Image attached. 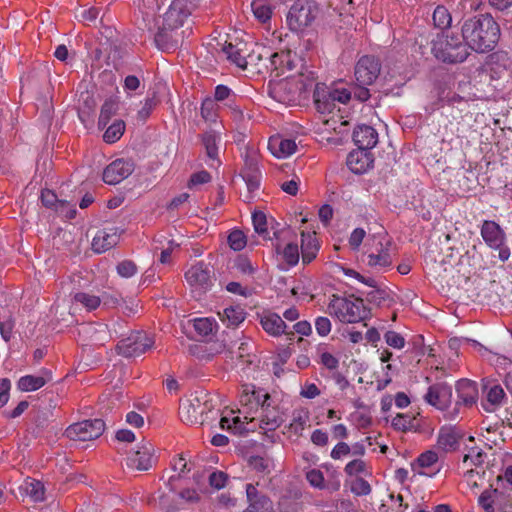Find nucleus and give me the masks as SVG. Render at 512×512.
Listing matches in <instances>:
<instances>
[{"instance_id":"f257e3e1","label":"nucleus","mask_w":512,"mask_h":512,"mask_svg":"<svg viewBox=\"0 0 512 512\" xmlns=\"http://www.w3.org/2000/svg\"><path fill=\"white\" fill-rule=\"evenodd\" d=\"M241 409L231 410L220 419V427L234 434L252 431L258 421L264 431H275L285 421L287 407L285 396L279 392L268 393L254 385L242 386L239 396Z\"/></svg>"},{"instance_id":"f03ea898","label":"nucleus","mask_w":512,"mask_h":512,"mask_svg":"<svg viewBox=\"0 0 512 512\" xmlns=\"http://www.w3.org/2000/svg\"><path fill=\"white\" fill-rule=\"evenodd\" d=\"M499 37V25L488 14L470 18L462 26V39L467 48L476 52L484 53L493 50Z\"/></svg>"},{"instance_id":"7ed1b4c3","label":"nucleus","mask_w":512,"mask_h":512,"mask_svg":"<svg viewBox=\"0 0 512 512\" xmlns=\"http://www.w3.org/2000/svg\"><path fill=\"white\" fill-rule=\"evenodd\" d=\"M316 109L320 114H333L332 117L325 119L324 124L327 130H334L338 133L343 132V127L348 124L347 121H340L339 126H336L338 120L334 119L335 111L340 112V104H347L351 99V91L343 85H335L327 89L317 90L314 94Z\"/></svg>"},{"instance_id":"20e7f679","label":"nucleus","mask_w":512,"mask_h":512,"mask_svg":"<svg viewBox=\"0 0 512 512\" xmlns=\"http://www.w3.org/2000/svg\"><path fill=\"white\" fill-rule=\"evenodd\" d=\"M432 53L436 59L445 63H461L469 55L462 38L452 31H442L432 40Z\"/></svg>"},{"instance_id":"39448f33","label":"nucleus","mask_w":512,"mask_h":512,"mask_svg":"<svg viewBox=\"0 0 512 512\" xmlns=\"http://www.w3.org/2000/svg\"><path fill=\"white\" fill-rule=\"evenodd\" d=\"M327 311L330 316L346 324L361 322L369 314V309L364 301L354 296L342 297L333 295L328 304Z\"/></svg>"},{"instance_id":"423d86ee","label":"nucleus","mask_w":512,"mask_h":512,"mask_svg":"<svg viewBox=\"0 0 512 512\" xmlns=\"http://www.w3.org/2000/svg\"><path fill=\"white\" fill-rule=\"evenodd\" d=\"M363 261L370 268L385 271L392 266L391 241L385 233L370 236L364 244Z\"/></svg>"},{"instance_id":"0eeeda50","label":"nucleus","mask_w":512,"mask_h":512,"mask_svg":"<svg viewBox=\"0 0 512 512\" xmlns=\"http://www.w3.org/2000/svg\"><path fill=\"white\" fill-rule=\"evenodd\" d=\"M311 85V80L304 74L287 75L270 84L269 94L276 101L291 105Z\"/></svg>"},{"instance_id":"6e6552de","label":"nucleus","mask_w":512,"mask_h":512,"mask_svg":"<svg viewBox=\"0 0 512 512\" xmlns=\"http://www.w3.org/2000/svg\"><path fill=\"white\" fill-rule=\"evenodd\" d=\"M319 15L315 0H296L286 17L287 25L294 32H302L310 27Z\"/></svg>"},{"instance_id":"1a4fd4ad","label":"nucleus","mask_w":512,"mask_h":512,"mask_svg":"<svg viewBox=\"0 0 512 512\" xmlns=\"http://www.w3.org/2000/svg\"><path fill=\"white\" fill-rule=\"evenodd\" d=\"M481 236L491 249L498 251V258L502 262L509 259L511 253L506 245L505 233L496 222L484 221L481 227Z\"/></svg>"},{"instance_id":"9d476101","label":"nucleus","mask_w":512,"mask_h":512,"mask_svg":"<svg viewBox=\"0 0 512 512\" xmlns=\"http://www.w3.org/2000/svg\"><path fill=\"white\" fill-rule=\"evenodd\" d=\"M154 339L143 331L132 332L127 338L119 341L117 349L125 357H136L152 348Z\"/></svg>"},{"instance_id":"9b49d317","label":"nucleus","mask_w":512,"mask_h":512,"mask_svg":"<svg viewBox=\"0 0 512 512\" xmlns=\"http://www.w3.org/2000/svg\"><path fill=\"white\" fill-rule=\"evenodd\" d=\"M105 429V423L101 419L84 420L82 422L70 425L66 431V436L73 441H91L102 435Z\"/></svg>"},{"instance_id":"f8f14e48","label":"nucleus","mask_w":512,"mask_h":512,"mask_svg":"<svg viewBox=\"0 0 512 512\" xmlns=\"http://www.w3.org/2000/svg\"><path fill=\"white\" fill-rule=\"evenodd\" d=\"M456 393L458 400L455 406L447 411L444 418L450 421L455 420L460 413V406H472L478 399V388L475 382L468 379H461L456 383Z\"/></svg>"},{"instance_id":"ddd939ff","label":"nucleus","mask_w":512,"mask_h":512,"mask_svg":"<svg viewBox=\"0 0 512 512\" xmlns=\"http://www.w3.org/2000/svg\"><path fill=\"white\" fill-rule=\"evenodd\" d=\"M207 401L194 396L184 400L179 407V417L187 425L203 424L206 420L204 414L207 412Z\"/></svg>"},{"instance_id":"4468645a","label":"nucleus","mask_w":512,"mask_h":512,"mask_svg":"<svg viewBox=\"0 0 512 512\" xmlns=\"http://www.w3.org/2000/svg\"><path fill=\"white\" fill-rule=\"evenodd\" d=\"M276 242L274 243L276 253L281 256L282 260L289 266H295L299 262L298 245L292 241L284 243V239H290L294 233L289 228L282 229L279 234L274 233Z\"/></svg>"},{"instance_id":"2eb2a0df","label":"nucleus","mask_w":512,"mask_h":512,"mask_svg":"<svg viewBox=\"0 0 512 512\" xmlns=\"http://www.w3.org/2000/svg\"><path fill=\"white\" fill-rule=\"evenodd\" d=\"M189 15L190 10L187 7L186 1L175 0L163 15L161 26L165 29H170V32H177Z\"/></svg>"},{"instance_id":"dca6fc26","label":"nucleus","mask_w":512,"mask_h":512,"mask_svg":"<svg viewBox=\"0 0 512 512\" xmlns=\"http://www.w3.org/2000/svg\"><path fill=\"white\" fill-rule=\"evenodd\" d=\"M185 279L194 291L205 292L212 285L211 270L203 262L192 265L186 271Z\"/></svg>"},{"instance_id":"f3484780","label":"nucleus","mask_w":512,"mask_h":512,"mask_svg":"<svg viewBox=\"0 0 512 512\" xmlns=\"http://www.w3.org/2000/svg\"><path fill=\"white\" fill-rule=\"evenodd\" d=\"M424 399L436 409L445 412V415L450 410L448 408L452 401V388L444 382L435 383L428 388Z\"/></svg>"},{"instance_id":"a211bd4d","label":"nucleus","mask_w":512,"mask_h":512,"mask_svg":"<svg viewBox=\"0 0 512 512\" xmlns=\"http://www.w3.org/2000/svg\"><path fill=\"white\" fill-rule=\"evenodd\" d=\"M380 63L372 56H363L355 66V78L360 86L371 85L380 74Z\"/></svg>"},{"instance_id":"6ab92c4d","label":"nucleus","mask_w":512,"mask_h":512,"mask_svg":"<svg viewBox=\"0 0 512 512\" xmlns=\"http://www.w3.org/2000/svg\"><path fill=\"white\" fill-rule=\"evenodd\" d=\"M135 164L131 159H116L103 172L105 183L115 185L126 179L134 171Z\"/></svg>"},{"instance_id":"aec40b11","label":"nucleus","mask_w":512,"mask_h":512,"mask_svg":"<svg viewBox=\"0 0 512 512\" xmlns=\"http://www.w3.org/2000/svg\"><path fill=\"white\" fill-rule=\"evenodd\" d=\"M153 446L149 442L140 443L127 457V465L137 470H148L152 466Z\"/></svg>"},{"instance_id":"412c9836","label":"nucleus","mask_w":512,"mask_h":512,"mask_svg":"<svg viewBox=\"0 0 512 512\" xmlns=\"http://www.w3.org/2000/svg\"><path fill=\"white\" fill-rule=\"evenodd\" d=\"M438 459V454L435 451H425L412 463V470L416 474L433 477L440 471Z\"/></svg>"},{"instance_id":"4be33fe9","label":"nucleus","mask_w":512,"mask_h":512,"mask_svg":"<svg viewBox=\"0 0 512 512\" xmlns=\"http://www.w3.org/2000/svg\"><path fill=\"white\" fill-rule=\"evenodd\" d=\"M245 490L249 503L245 512H273L272 501L259 492L257 485L248 483L245 485Z\"/></svg>"},{"instance_id":"5701e85b","label":"nucleus","mask_w":512,"mask_h":512,"mask_svg":"<svg viewBox=\"0 0 512 512\" xmlns=\"http://www.w3.org/2000/svg\"><path fill=\"white\" fill-rule=\"evenodd\" d=\"M120 239L118 228L110 227L99 230L92 240V249L96 253H103L114 247Z\"/></svg>"},{"instance_id":"b1692460","label":"nucleus","mask_w":512,"mask_h":512,"mask_svg":"<svg viewBox=\"0 0 512 512\" xmlns=\"http://www.w3.org/2000/svg\"><path fill=\"white\" fill-rule=\"evenodd\" d=\"M346 163L353 173L363 174L372 167V154L366 149L358 148L348 154Z\"/></svg>"},{"instance_id":"393cba45","label":"nucleus","mask_w":512,"mask_h":512,"mask_svg":"<svg viewBox=\"0 0 512 512\" xmlns=\"http://www.w3.org/2000/svg\"><path fill=\"white\" fill-rule=\"evenodd\" d=\"M268 149L277 158H288L297 150L294 139L282 135H274L269 138Z\"/></svg>"},{"instance_id":"a878e982","label":"nucleus","mask_w":512,"mask_h":512,"mask_svg":"<svg viewBox=\"0 0 512 512\" xmlns=\"http://www.w3.org/2000/svg\"><path fill=\"white\" fill-rule=\"evenodd\" d=\"M52 380V373L48 369H42L37 375H25L20 377L17 387L23 392L36 391Z\"/></svg>"},{"instance_id":"bb28decb","label":"nucleus","mask_w":512,"mask_h":512,"mask_svg":"<svg viewBox=\"0 0 512 512\" xmlns=\"http://www.w3.org/2000/svg\"><path fill=\"white\" fill-rule=\"evenodd\" d=\"M460 432L454 426H443L437 437V447L444 452L455 451L459 446Z\"/></svg>"},{"instance_id":"cd10ccee","label":"nucleus","mask_w":512,"mask_h":512,"mask_svg":"<svg viewBox=\"0 0 512 512\" xmlns=\"http://www.w3.org/2000/svg\"><path fill=\"white\" fill-rule=\"evenodd\" d=\"M260 317V324L263 330L272 337H279L285 333L286 324L283 319L274 312H263Z\"/></svg>"},{"instance_id":"c85d7f7f","label":"nucleus","mask_w":512,"mask_h":512,"mask_svg":"<svg viewBox=\"0 0 512 512\" xmlns=\"http://www.w3.org/2000/svg\"><path fill=\"white\" fill-rule=\"evenodd\" d=\"M353 140L358 148L370 151L378 142V133L371 126L361 125L354 130Z\"/></svg>"},{"instance_id":"c756f323","label":"nucleus","mask_w":512,"mask_h":512,"mask_svg":"<svg viewBox=\"0 0 512 512\" xmlns=\"http://www.w3.org/2000/svg\"><path fill=\"white\" fill-rule=\"evenodd\" d=\"M180 38L181 36L178 32H170V29L160 26L155 34L154 41L160 50L170 51L176 49Z\"/></svg>"},{"instance_id":"7c9ffc66","label":"nucleus","mask_w":512,"mask_h":512,"mask_svg":"<svg viewBox=\"0 0 512 512\" xmlns=\"http://www.w3.org/2000/svg\"><path fill=\"white\" fill-rule=\"evenodd\" d=\"M484 389L486 398L482 403V406L485 411L492 412L496 407L502 405L505 398V392L499 384L485 385Z\"/></svg>"},{"instance_id":"2f4dec72","label":"nucleus","mask_w":512,"mask_h":512,"mask_svg":"<svg viewBox=\"0 0 512 512\" xmlns=\"http://www.w3.org/2000/svg\"><path fill=\"white\" fill-rule=\"evenodd\" d=\"M244 46L245 45L243 43L234 45L229 42L222 47V53L232 64L244 69L247 65L246 51L243 48Z\"/></svg>"},{"instance_id":"473e14b6","label":"nucleus","mask_w":512,"mask_h":512,"mask_svg":"<svg viewBox=\"0 0 512 512\" xmlns=\"http://www.w3.org/2000/svg\"><path fill=\"white\" fill-rule=\"evenodd\" d=\"M301 253L304 264L312 262L319 251V243L315 234L302 232Z\"/></svg>"},{"instance_id":"72a5a7b5","label":"nucleus","mask_w":512,"mask_h":512,"mask_svg":"<svg viewBox=\"0 0 512 512\" xmlns=\"http://www.w3.org/2000/svg\"><path fill=\"white\" fill-rule=\"evenodd\" d=\"M220 319L228 327H237L246 318V312L241 306H229L223 310L222 313H218Z\"/></svg>"},{"instance_id":"f704fd0d","label":"nucleus","mask_w":512,"mask_h":512,"mask_svg":"<svg viewBox=\"0 0 512 512\" xmlns=\"http://www.w3.org/2000/svg\"><path fill=\"white\" fill-rule=\"evenodd\" d=\"M202 142L206 149L207 156L211 160L218 157V148L221 142V132L216 130H208L202 136Z\"/></svg>"},{"instance_id":"c9c22d12","label":"nucleus","mask_w":512,"mask_h":512,"mask_svg":"<svg viewBox=\"0 0 512 512\" xmlns=\"http://www.w3.org/2000/svg\"><path fill=\"white\" fill-rule=\"evenodd\" d=\"M213 100H215V102L226 101L225 105L227 107L232 109L235 113H241L240 109L236 105L237 95L225 85L216 86Z\"/></svg>"},{"instance_id":"e433bc0d","label":"nucleus","mask_w":512,"mask_h":512,"mask_svg":"<svg viewBox=\"0 0 512 512\" xmlns=\"http://www.w3.org/2000/svg\"><path fill=\"white\" fill-rule=\"evenodd\" d=\"M193 327L200 337H209L216 333L218 323L214 318L201 317L193 320Z\"/></svg>"},{"instance_id":"4c0bfd02","label":"nucleus","mask_w":512,"mask_h":512,"mask_svg":"<svg viewBox=\"0 0 512 512\" xmlns=\"http://www.w3.org/2000/svg\"><path fill=\"white\" fill-rule=\"evenodd\" d=\"M251 10L259 22L266 23L271 19L273 6L270 0H253Z\"/></svg>"},{"instance_id":"58836bf2","label":"nucleus","mask_w":512,"mask_h":512,"mask_svg":"<svg viewBox=\"0 0 512 512\" xmlns=\"http://www.w3.org/2000/svg\"><path fill=\"white\" fill-rule=\"evenodd\" d=\"M485 458V454L482 449L478 447L471 448L467 454L464 455L462 460V465L464 468H467L464 472L465 475H471L473 473L472 466H480L483 464Z\"/></svg>"},{"instance_id":"ea45409f","label":"nucleus","mask_w":512,"mask_h":512,"mask_svg":"<svg viewBox=\"0 0 512 512\" xmlns=\"http://www.w3.org/2000/svg\"><path fill=\"white\" fill-rule=\"evenodd\" d=\"M344 472L349 477H361L369 474V466L365 460L355 458L345 465Z\"/></svg>"},{"instance_id":"a19ab883","label":"nucleus","mask_w":512,"mask_h":512,"mask_svg":"<svg viewBox=\"0 0 512 512\" xmlns=\"http://www.w3.org/2000/svg\"><path fill=\"white\" fill-rule=\"evenodd\" d=\"M24 490L34 502H41L44 500L45 489L42 482L35 479H27L24 483Z\"/></svg>"},{"instance_id":"79ce46f5","label":"nucleus","mask_w":512,"mask_h":512,"mask_svg":"<svg viewBox=\"0 0 512 512\" xmlns=\"http://www.w3.org/2000/svg\"><path fill=\"white\" fill-rule=\"evenodd\" d=\"M74 302L80 304L87 311H93L100 306L101 299L99 296L88 292H78L74 295Z\"/></svg>"},{"instance_id":"37998d69","label":"nucleus","mask_w":512,"mask_h":512,"mask_svg":"<svg viewBox=\"0 0 512 512\" xmlns=\"http://www.w3.org/2000/svg\"><path fill=\"white\" fill-rule=\"evenodd\" d=\"M125 131V123L117 120L112 123L104 132L103 139L106 143L112 144L118 141Z\"/></svg>"},{"instance_id":"c03bdc74","label":"nucleus","mask_w":512,"mask_h":512,"mask_svg":"<svg viewBox=\"0 0 512 512\" xmlns=\"http://www.w3.org/2000/svg\"><path fill=\"white\" fill-rule=\"evenodd\" d=\"M319 355V363L328 370H336L339 366V359L330 353L326 346H319L317 349Z\"/></svg>"},{"instance_id":"a18cd8bd","label":"nucleus","mask_w":512,"mask_h":512,"mask_svg":"<svg viewBox=\"0 0 512 512\" xmlns=\"http://www.w3.org/2000/svg\"><path fill=\"white\" fill-rule=\"evenodd\" d=\"M308 420L309 416L307 412L295 411L293 413L292 421L289 424V430L295 435H300L302 431L305 429Z\"/></svg>"},{"instance_id":"49530a36","label":"nucleus","mask_w":512,"mask_h":512,"mask_svg":"<svg viewBox=\"0 0 512 512\" xmlns=\"http://www.w3.org/2000/svg\"><path fill=\"white\" fill-rule=\"evenodd\" d=\"M118 104L114 100H107L101 107L98 125L99 127H105L111 117L116 113Z\"/></svg>"},{"instance_id":"de8ad7c7","label":"nucleus","mask_w":512,"mask_h":512,"mask_svg":"<svg viewBox=\"0 0 512 512\" xmlns=\"http://www.w3.org/2000/svg\"><path fill=\"white\" fill-rule=\"evenodd\" d=\"M337 270H341L346 276L356 279L358 282H361L368 287H372V288L376 287V280L372 277H364L357 271H355L351 268H345L340 264L334 265L333 271L336 272Z\"/></svg>"},{"instance_id":"09e8293b","label":"nucleus","mask_w":512,"mask_h":512,"mask_svg":"<svg viewBox=\"0 0 512 512\" xmlns=\"http://www.w3.org/2000/svg\"><path fill=\"white\" fill-rule=\"evenodd\" d=\"M451 15L444 6H437L433 12V22L438 28L444 29L451 24Z\"/></svg>"},{"instance_id":"8fccbe9b","label":"nucleus","mask_w":512,"mask_h":512,"mask_svg":"<svg viewBox=\"0 0 512 512\" xmlns=\"http://www.w3.org/2000/svg\"><path fill=\"white\" fill-rule=\"evenodd\" d=\"M250 465L258 472L270 473L274 468V462L267 456H254L250 459Z\"/></svg>"},{"instance_id":"3c124183","label":"nucleus","mask_w":512,"mask_h":512,"mask_svg":"<svg viewBox=\"0 0 512 512\" xmlns=\"http://www.w3.org/2000/svg\"><path fill=\"white\" fill-rule=\"evenodd\" d=\"M414 420V417L409 414H397L392 419V426L394 429L400 431L412 430L415 427Z\"/></svg>"},{"instance_id":"603ef678","label":"nucleus","mask_w":512,"mask_h":512,"mask_svg":"<svg viewBox=\"0 0 512 512\" xmlns=\"http://www.w3.org/2000/svg\"><path fill=\"white\" fill-rule=\"evenodd\" d=\"M218 104L212 98H206L201 105V115L207 121H215L217 118Z\"/></svg>"},{"instance_id":"864d4df0","label":"nucleus","mask_w":512,"mask_h":512,"mask_svg":"<svg viewBox=\"0 0 512 512\" xmlns=\"http://www.w3.org/2000/svg\"><path fill=\"white\" fill-rule=\"evenodd\" d=\"M252 222L255 231L263 236H266L268 234V221L267 216L262 211H255L252 214Z\"/></svg>"},{"instance_id":"5fc2aeb1","label":"nucleus","mask_w":512,"mask_h":512,"mask_svg":"<svg viewBox=\"0 0 512 512\" xmlns=\"http://www.w3.org/2000/svg\"><path fill=\"white\" fill-rule=\"evenodd\" d=\"M246 243V236L240 230H233L228 236V244L234 251L242 250Z\"/></svg>"},{"instance_id":"6e6d98bb","label":"nucleus","mask_w":512,"mask_h":512,"mask_svg":"<svg viewBox=\"0 0 512 512\" xmlns=\"http://www.w3.org/2000/svg\"><path fill=\"white\" fill-rule=\"evenodd\" d=\"M351 491L358 496L368 495L371 492L370 484L363 477H355L351 483Z\"/></svg>"},{"instance_id":"4d7b16f0","label":"nucleus","mask_w":512,"mask_h":512,"mask_svg":"<svg viewBox=\"0 0 512 512\" xmlns=\"http://www.w3.org/2000/svg\"><path fill=\"white\" fill-rule=\"evenodd\" d=\"M306 479L309 484L317 489L325 488V481L323 473L318 469H311L306 472Z\"/></svg>"},{"instance_id":"13d9d810","label":"nucleus","mask_w":512,"mask_h":512,"mask_svg":"<svg viewBox=\"0 0 512 512\" xmlns=\"http://www.w3.org/2000/svg\"><path fill=\"white\" fill-rule=\"evenodd\" d=\"M41 200L43 205L46 207L54 208L57 211L59 210L60 206L65 204L63 201H59L57 199V196L53 191L48 189L42 191Z\"/></svg>"},{"instance_id":"bf43d9fd","label":"nucleus","mask_w":512,"mask_h":512,"mask_svg":"<svg viewBox=\"0 0 512 512\" xmlns=\"http://www.w3.org/2000/svg\"><path fill=\"white\" fill-rule=\"evenodd\" d=\"M117 273L124 278H130L137 273V266L131 260H123L116 267Z\"/></svg>"},{"instance_id":"052dcab7","label":"nucleus","mask_w":512,"mask_h":512,"mask_svg":"<svg viewBox=\"0 0 512 512\" xmlns=\"http://www.w3.org/2000/svg\"><path fill=\"white\" fill-rule=\"evenodd\" d=\"M385 342L392 348L402 349L405 346L404 337L395 331H387L384 335Z\"/></svg>"},{"instance_id":"680f3d73","label":"nucleus","mask_w":512,"mask_h":512,"mask_svg":"<svg viewBox=\"0 0 512 512\" xmlns=\"http://www.w3.org/2000/svg\"><path fill=\"white\" fill-rule=\"evenodd\" d=\"M351 449L350 445L346 442H338L333 449L331 450L330 457L333 460H342L343 458L350 455Z\"/></svg>"},{"instance_id":"e2e57ef3","label":"nucleus","mask_w":512,"mask_h":512,"mask_svg":"<svg viewBox=\"0 0 512 512\" xmlns=\"http://www.w3.org/2000/svg\"><path fill=\"white\" fill-rule=\"evenodd\" d=\"M366 236V232L363 228H356L354 229L348 239V243L350 247L357 251L360 248V245L362 244L364 238Z\"/></svg>"},{"instance_id":"0e129e2a","label":"nucleus","mask_w":512,"mask_h":512,"mask_svg":"<svg viewBox=\"0 0 512 512\" xmlns=\"http://www.w3.org/2000/svg\"><path fill=\"white\" fill-rule=\"evenodd\" d=\"M331 321L327 317L319 316L315 319V329L319 336L325 337L331 332Z\"/></svg>"},{"instance_id":"69168bd1","label":"nucleus","mask_w":512,"mask_h":512,"mask_svg":"<svg viewBox=\"0 0 512 512\" xmlns=\"http://www.w3.org/2000/svg\"><path fill=\"white\" fill-rule=\"evenodd\" d=\"M228 476L223 471H214L209 475V483L216 489H221L226 485Z\"/></svg>"},{"instance_id":"338daca9","label":"nucleus","mask_w":512,"mask_h":512,"mask_svg":"<svg viewBox=\"0 0 512 512\" xmlns=\"http://www.w3.org/2000/svg\"><path fill=\"white\" fill-rule=\"evenodd\" d=\"M311 441L316 446L324 447L329 441L328 433L321 429H316L311 434Z\"/></svg>"},{"instance_id":"774afa93","label":"nucleus","mask_w":512,"mask_h":512,"mask_svg":"<svg viewBox=\"0 0 512 512\" xmlns=\"http://www.w3.org/2000/svg\"><path fill=\"white\" fill-rule=\"evenodd\" d=\"M211 180V176L207 171H199L197 173H194L190 180H189V186H197L201 184L208 183Z\"/></svg>"}]
</instances>
